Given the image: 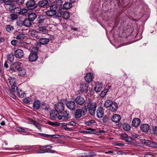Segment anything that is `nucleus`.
<instances>
[{
  "instance_id": "26",
  "label": "nucleus",
  "mask_w": 157,
  "mask_h": 157,
  "mask_svg": "<svg viewBox=\"0 0 157 157\" xmlns=\"http://www.w3.org/2000/svg\"><path fill=\"white\" fill-rule=\"evenodd\" d=\"M31 21L28 18L26 19L23 21V25L26 27H29L31 25Z\"/></svg>"
},
{
  "instance_id": "16",
  "label": "nucleus",
  "mask_w": 157,
  "mask_h": 157,
  "mask_svg": "<svg viewBox=\"0 0 157 157\" xmlns=\"http://www.w3.org/2000/svg\"><path fill=\"white\" fill-rule=\"evenodd\" d=\"M29 59L30 62L36 61L38 59L37 54L35 53H31L29 57Z\"/></svg>"
},
{
  "instance_id": "10",
  "label": "nucleus",
  "mask_w": 157,
  "mask_h": 157,
  "mask_svg": "<svg viewBox=\"0 0 157 157\" xmlns=\"http://www.w3.org/2000/svg\"><path fill=\"white\" fill-rule=\"evenodd\" d=\"M48 20L46 15L42 14L39 16L37 19V23L43 25L45 21Z\"/></svg>"
},
{
  "instance_id": "32",
  "label": "nucleus",
  "mask_w": 157,
  "mask_h": 157,
  "mask_svg": "<svg viewBox=\"0 0 157 157\" xmlns=\"http://www.w3.org/2000/svg\"><path fill=\"white\" fill-rule=\"evenodd\" d=\"M17 94L19 97L21 98H24L25 95V94L24 92L23 91L21 90H18L17 92Z\"/></svg>"
},
{
  "instance_id": "44",
  "label": "nucleus",
  "mask_w": 157,
  "mask_h": 157,
  "mask_svg": "<svg viewBox=\"0 0 157 157\" xmlns=\"http://www.w3.org/2000/svg\"><path fill=\"white\" fill-rule=\"evenodd\" d=\"M62 124V127L66 130L68 131H71V128H68L67 126V125H68V124H67L65 123H63Z\"/></svg>"
},
{
  "instance_id": "31",
  "label": "nucleus",
  "mask_w": 157,
  "mask_h": 157,
  "mask_svg": "<svg viewBox=\"0 0 157 157\" xmlns=\"http://www.w3.org/2000/svg\"><path fill=\"white\" fill-rule=\"evenodd\" d=\"M6 31L9 33H11L13 31L14 27L10 25H7L6 27Z\"/></svg>"
},
{
  "instance_id": "51",
  "label": "nucleus",
  "mask_w": 157,
  "mask_h": 157,
  "mask_svg": "<svg viewBox=\"0 0 157 157\" xmlns=\"http://www.w3.org/2000/svg\"><path fill=\"white\" fill-rule=\"evenodd\" d=\"M44 148H43V146L42 147V146H40V151L37 152V153H46V150H43Z\"/></svg>"
},
{
  "instance_id": "23",
  "label": "nucleus",
  "mask_w": 157,
  "mask_h": 157,
  "mask_svg": "<svg viewBox=\"0 0 157 157\" xmlns=\"http://www.w3.org/2000/svg\"><path fill=\"white\" fill-rule=\"evenodd\" d=\"M102 84L101 83H97L94 87V90L97 92H100L102 88Z\"/></svg>"
},
{
  "instance_id": "64",
  "label": "nucleus",
  "mask_w": 157,
  "mask_h": 157,
  "mask_svg": "<svg viewBox=\"0 0 157 157\" xmlns=\"http://www.w3.org/2000/svg\"><path fill=\"white\" fill-rule=\"evenodd\" d=\"M153 133L155 134H157V126L153 128Z\"/></svg>"
},
{
  "instance_id": "39",
  "label": "nucleus",
  "mask_w": 157,
  "mask_h": 157,
  "mask_svg": "<svg viewBox=\"0 0 157 157\" xmlns=\"http://www.w3.org/2000/svg\"><path fill=\"white\" fill-rule=\"evenodd\" d=\"M112 101L111 99L107 100L104 105L105 107L106 108H109V105L111 104V103Z\"/></svg>"
},
{
  "instance_id": "36",
  "label": "nucleus",
  "mask_w": 157,
  "mask_h": 157,
  "mask_svg": "<svg viewBox=\"0 0 157 157\" xmlns=\"http://www.w3.org/2000/svg\"><path fill=\"white\" fill-rule=\"evenodd\" d=\"M38 30L41 33H46L47 31V30L46 29V27L44 26L39 27Z\"/></svg>"
},
{
  "instance_id": "49",
  "label": "nucleus",
  "mask_w": 157,
  "mask_h": 157,
  "mask_svg": "<svg viewBox=\"0 0 157 157\" xmlns=\"http://www.w3.org/2000/svg\"><path fill=\"white\" fill-rule=\"evenodd\" d=\"M21 9L20 7H15L13 10L14 13L20 14V11H21Z\"/></svg>"
},
{
  "instance_id": "28",
  "label": "nucleus",
  "mask_w": 157,
  "mask_h": 157,
  "mask_svg": "<svg viewBox=\"0 0 157 157\" xmlns=\"http://www.w3.org/2000/svg\"><path fill=\"white\" fill-rule=\"evenodd\" d=\"M118 108V105L116 102L113 103L112 105L111 106L109 110L112 112L115 111Z\"/></svg>"
},
{
  "instance_id": "6",
  "label": "nucleus",
  "mask_w": 157,
  "mask_h": 157,
  "mask_svg": "<svg viewBox=\"0 0 157 157\" xmlns=\"http://www.w3.org/2000/svg\"><path fill=\"white\" fill-rule=\"evenodd\" d=\"M88 90V85L87 84L81 82L80 85V89L78 90V92L79 94L83 93H86Z\"/></svg>"
},
{
  "instance_id": "19",
  "label": "nucleus",
  "mask_w": 157,
  "mask_h": 157,
  "mask_svg": "<svg viewBox=\"0 0 157 157\" xmlns=\"http://www.w3.org/2000/svg\"><path fill=\"white\" fill-rule=\"evenodd\" d=\"M121 119V116L118 114L113 115L111 117L112 121L115 123L119 122Z\"/></svg>"
},
{
  "instance_id": "17",
  "label": "nucleus",
  "mask_w": 157,
  "mask_h": 157,
  "mask_svg": "<svg viewBox=\"0 0 157 157\" xmlns=\"http://www.w3.org/2000/svg\"><path fill=\"white\" fill-rule=\"evenodd\" d=\"M39 135L40 136H44L47 138H59L61 137L60 135H50L46 134H44L42 133H40Z\"/></svg>"
},
{
  "instance_id": "27",
  "label": "nucleus",
  "mask_w": 157,
  "mask_h": 157,
  "mask_svg": "<svg viewBox=\"0 0 157 157\" xmlns=\"http://www.w3.org/2000/svg\"><path fill=\"white\" fill-rule=\"evenodd\" d=\"M49 41V39L43 38L40 39L39 42L41 44L45 45L48 44Z\"/></svg>"
},
{
  "instance_id": "29",
  "label": "nucleus",
  "mask_w": 157,
  "mask_h": 157,
  "mask_svg": "<svg viewBox=\"0 0 157 157\" xmlns=\"http://www.w3.org/2000/svg\"><path fill=\"white\" fill-rule=\"evenodd\" d=\"M85 79L86 82H90L92 80V76L90 73H87L85 77Z\"/></svg>"
},
{
  "instance_id": "8",
  "label": "nucleus",
  "mask_w": 157,
  "mask_h": 157,
  "mask_svg": "<svg viewBox=\"0 0 157 157\" xmlns=\"http://www.w3.org/2000/svg\"><path fill=\"white\" fill-rule=\"evenodd\" d=\"M63 2L62 0H56L55 3L52 6L56 7V10L59 11H62L63 9Z\"/></svg>"
},
{
  "instance_id": "5",
  "label": "nucleus",
  "mask_w": 157,
  "mask_h": 157,
  "mask_svg": "<svg viewBox=\"0 0 157 157\" xmlns=\"http://www.w3.org/2000/svg\"><path fill=\"white\" fill-rule=\"evenodd\" d=\"M58 112L56 109H53L51 111L50 116L51 120H60V119L58 117L59 115Z\"/></svg>"
},
{
  "instance_id": "12",
  "label": "nucleus",
  "mask_w": 157,
  "mask_h": 157,
  "mask_svg": "<svg viewBox=\"0 0 157 157\" xmlns=\"http://www.w3.org/2000/svg\"><path fill=\"white\" fill-rule=\"evenodd\" d=\"M14 55L17 58L20 59L24 56V53L21 49H18L15 51Z\"/></svg>"
},
{
  "instance_id": "2",
  "label": "nucleus",
  "mask_w": 157,
  "mask_h": 157,
  "mask_svg": "<svg viewBox=\"0 0 157 157\" xmlns=\"http://www.w3.org/2000/svg\"><path fill=\"white\" fill-rule=\"evenodd\" d=\"M87 112L86 106H83L82 109H79L76 110L75 113V117L76 119H79L85 115Z\"/></svg>"
},
{
  "instance_id": "33",
  "label": "nucleus",
  "mask_w": 157,
  "mask_h": 157,
  "mask_svg": "<svg viewBox=\"0 0 157 157\" xmlns=\"http://www.w3.org/2000/svg\"><path fill=\"white\" fill-rule=\"evenodd\" d=\"M72 6L71 3L69 2H65L63 5V9H70Z\"/></svg>"
},
{
  "instance_id": "48",
  "label": "nucleus",
  "mask_w": 157,
  "mask_h": 157,
  "mask_svg": "<svg viewBox=\"0 0 157 157\" xmlns=\"http://www.w3.org/2000/svg\"><path fill=\"white\" fill-rule=\"evenodd\" d=\"M18 17V16L15 14H12L10 15V18L11 20H16Z\"/></svg>"
},
{
  "instance_id": "57",
  "label": "nucleus",
  "mask_w": 157,
  "mask_h": 157,
  "mask_svg": "<svg viewBox=\"0 0 157 157\" xmlns=\"http://www.w3.org/2000/svg\"><path fill=\"white\" fill-rule=\"evenodd\" d=\"M53 147L51 145H46L43 146V148H46L47 149H49Z\"/></svg>"
},
{
  "instance_id": "63",
  "label": "nucleus",
  "mask_w": 157,
  "mask_h": 157,
  "mask_svg": "<svg viewBox=\"0 0 157 157\" xmlns=\"http://www.w3.org/2000/svg\"><path fill=\"white\" fill-rule=\"evenodd\" d=\"M3 3L6 5H7V7H8L9 5L10 4V2L8 0L7 1L4 0H3Z\"/></svg>"
},
{
  "instance_id": "11",
  "label": "nucleus",
  "mask_w": 157,
  "mask_h": 157,
  "mask_svg": "<svg viewBox=\"0 0 157 157\" xmlns=\"http://www.w3.org/2000/svg\"><path fill=\"white\" fill-rule=\"evenodd\" d=\"M21 67H20V65L19 62H15L11 66L10 68L11 70L14 72H16L18 71Z\"/></svg>"
},
{
  "instance_id": "3",
  "label": "nucleus",
  "mask_w": 157,
  "mask_h": 157,
  "mask_svg": "<svg viewBox=\"0 0 157 157\" xmlns=\"http://www.w3.org/2000/svg\"><path fill=\"white\" fill-rule=\"evenodd\" d=\"M56 7L51 5L50 6V10L46 11L45 13L46 15L48 17H52L55 15L56 14Z\"/></svg>"
},
{
  "instance_id": "60",
  "label": "nucleus",
  "mask_w": 157,
  "mask_h": 157,
  "mask_svg": "<svg viewBox=\"0 0 157 157\" xmlns=\"http://www.w3.org/2000/svg\"><path fill=\"white\" fill-rule=\"evenodd\" d=\"M124 140L128 142H131L132 141V138L128 136Z\"/></svg>"
},
{
  "instance_id": "55",
  "label": "nucleus",
  "mask_w": 157,
  "mask_h": 157,
  "mask_svg": "<svg viewBox=\"0 0 157 157\" xmlns=\"http://www.w3.org/2000/svg\"><path fill=\"white\" fill-rule=\"evenodd\" d=\"M21 10L20 12V14H24L26 12H27L28 11V10L27 9H21Z\"/></svg>"
},
{
  "instance_id": "7",
  "label": "nucleus",
  "mask_w": 157,
  "mask_h": 157,
  "mask_svg": "<svg viewBox=\"0 0 157 157\" xmlns=\"http://www.w3.org/2000/svg\"><path fill=\"white\" fill-rule=\"evenodd\" d=\"M69 112L68 111H66L61 113L58 117L60 119L61 121H63L69 119Z\"/></svg>"
},
{
  "instance_id": "61",
  "label": "nucleus",
  "mask_w": 157,
  "mask_h": 157,
  "mask_svg": "<svg viewBox=\"0 0 157 157\" xmlns=\"http://www.w3.org/2000/svg\"><path fill=\"white\" fill-rule=\"evenodd\" d=\"M9 95L13 98L15 99L16 98V96L11 92H10L9 93Z\"/></svg>"
},
{
  "instance_id": "35",
  "label": "nucleus",
  "mask_w": 157,
  "mask_h": 157,
  "mask_svg": "<svg viewBox=\"0 0 157 157\" xmlns=\"http://www.w3.org/2000/svg\"><path fill=\"white\" fill-rule=\"evenodd\" d=\"M41 108L46 111H48L49 108V106L46 103L43 104L41 106Z\"/></svg>"
},
{
  "instance_id": "13",
  "label": "nucleus",
  "mask_w": 157,
  "mask_h": 157,
  "mask_svg": "<svg viewBox=\"0 0 157 157\" xmlns=\"http://www.w3.org/2000/svg\"><path fill=\"white\" fill-rule=\"evenodd\" d=\"M65 105L63 102H58L55 105V109L59 112H61L64 109Z\"/></svg>"
},
{
  "instance_id": "14",
  "label": "nucleus",
  "mask_w": 157,
  "mask_h": 157,
  "mask_svg": "<svg viewBox=\"0 0 157 157\" xmlns=\"http://www.w3.org/2000/svg\"><path fill=\"white\" fill-rule=\"evenodd\" d=\"M66 106L67 108L70 110H73L75 109V103L74 101H69L67 103Z\"/></svg>"
},
{
  "instance_id": "15",
  "label": "nucleus",
  "mask_w": 157,
  "mask_h": 157,
  "mask_svg": "<svg viewBox=\"0 0 157 157\" xmlns=\"http://www.w3.org/2000/svg\"><path fill=\"white\" fill-rule=\"evenodd\" d=\"M104 114V110L102 107H99L97 110V116L98 118L102 117Z\"/></svg>"
},
{
  "instance_id": "25",
  "label": "nucleus",
  "mask_w": 157,
  "mask_h": 157,
  "mask_svg": "<svg viewBox=\"0 0 157 157\" xmlns=\"http://www.w3.org/2000/svg\"><path fill=\"white\" fill-rule=\"evenodd\" d=\"M40 101L38 100H36L33 103V107L34 109L37 110L40 107Z\"/></svg>"
},
{
  "instance_id": "24",
  "label": "nucleus",
  "mask_w": 157,
  "mask_h": 157,
  "mask_svg": "<svg viewBox=\"0 0 157 157\" xmlns=\"http://www.w3.org/2000/svg\"><path fill=\"white\" fill-rule=\"evenodd\" d=\"M36 14L34 13H31L28 15V18L31 21H34L37 17Z\"/></svg>"
},
{
  "instance_id": "21",
  "label": "nucleus",
  "mask_w": 157,
  "mask_h": 157,
  "mask_svg": "<svg viewBox=\"0 0 157 157\" xmlns=\"http://www.w3.org/2000/svg\"><path fill=\"white\" fill-rule=\"evenodd\" d=\"M140 128L142 132H146L149 130L150 127L147 124H143L140 126Z\"/></svg>"
},
{
  "instance_id": "9",
  "label": "nucleus",
  "mask_w": 157,
  "mask_h": 157,
  "mask_svg": "<svg viewBox=\"0 0 157 157\" xmlns=\"http://www.w3.org/2000/svg\"><path fill=\"white\" fill-rule=\"evenodd\" d=\"M26 6L29 10H33L37 6L34 0H30L26 3Z\"/></svg>"
},
{
  "instance_id": "30",
  "label": "nucleus",
  "mask_w": 157,
  "mask_h": 157,
  "mask_svg": "<svg viewBox=\"0 0 157 157\" xmlns=\"http://www.w3.org/2000/svg\"><path fill=\"white\" fill-rule=\"evenodd\" d=\"M48 3V1L47 0H43L39 2L38 6L40 7H44L46 6Z\"/></svg>"
},
{
  "instance_id": "41",
  "label": "nucleus",
  "mask_w": 157,
  "mask_h": 157,
  "mask_svg": "<svg viewBox=\"0 0 157 157\" xmlns=\"http://www.w3.org/2000/svg\"><path fill=\"white\" fill-rule=\"evenodd\" d=\"M142 142L147 146H150L151 142L148 140H143Z\"/></svg>"
},
{
  "instance_id": "45",
  "label": "nucleus",
  "mask_w": 157,
  "mask_h": 157,
  "mask_svg": "<svg viewBox=\"0 0 157 157\" xmlns=\"http://www.w3.org/2000/svg\"><path fill=\"white\" fill-rule=\"evenodd\" d=\"M7 8H9L10 10H13L15 7V3L14 2H10V4Z\"/></svg>"
},
{
  "instance_id": "43",
  "label": "nucleus",
  "mask_w": 157,
  "mask_h": 157,
  "mask_svg": "<svg viewBox=\"0 0 157 157\" xmlns=\"http://www.w3.org/2000/svg\"><path fill=\"white\" fill-rule=\"evenodd\" d=\"M11 87L12 90L13 92L16 93L18 90V88L16 85H13L10 86Z\"/></svg>"
},
{
  "instance_id": "54",
  "label": "nucleus",
  "mask_w": 157,
  "mask_h": 157,
  "mask_svg": "<svg viewBox=\"0 0 157 157\" xmlns=\"http://www.w3.org/2000/svg\"><path fill=\"white\" fill-rule=\"evenodd\" d=\"M17 131L20 132H26V130L22 127H17Z\"/></svg>"
},
{
  "instance_id": "18",
  "label": "nucleus",
  "mask_w": 157,
  "mask_h": 157,
  "mask_svg": "<svg viewBox=\"0 0 157 157\" xmlns=\"http://www.w3.org/2000/svg\"><path fill=\"white\" fill-rule=\"evenodd\" d=\"M75 101L77 104L81 105L84 104L85 100L82 97L78 96L75 98Z\"/></svg>"
},
{
  "instance_id": "53",
  "label": "nucleus",
  "mask_w": 157,
  "mask_h": 157,
  "mask_svg": "<svg viewBox=\"0 0 157 157\" xmlns=\"http://www.w3.org/2000/svg\"><path fill=\"white\" fill-rule=\"evenodd\" d=\"M109 117L106 116H104L102 118V121L103 122L105 123H106L107 122L109 121Z\"/></svg>"
},
{
  "instance_id": "37",
  "label": "nucleus",
  "mask_w": 157,
  "mask_h": 157,
  "mask_svg": "<svg viewBox=\"0 0 157 157\" xmlns=\"http://www.w3.org/2000/svg\"><path fill=\"white\" fill-rule=\"evenodd\" d=\"M87 129V131H81L80 132L82 133L91 134L92 133V131L95 130L91 128H89Z\"/></svg>"
},
{
  "instance_id": "58",
  "label": "nucleus",
  "mask_w": 157,
  "mask_h": 157,
  "mask_svg": "<svg viewBox=\"0 0 157 157\" xmlns=\"http://www.w3.org/2000/svg\"><path fill=\"white\" fill-rule=\"evenodd\" d=\"M87 155L88 156L91 157L95 156L96 155V154L94 152H88Z\"/></svg>"
},
{
  "instance_id": "34",
  "label": "nucleus",
  "mask_w": 157,
  "mask_h": 157,
  "mask_svg": "<svg viewBox=\"0 0 157 157\" xmlns=\"http://www.w3.org/2000/svg\"><path fill=\"white\" fill-rule=\"evenodd\" d=\"M122 127L126 131L129 130L131 128L130 125L126 123H124L123 124Z\"/></svg>"
},
{
  "instance_id": "22",
  "label": "nucleus",
  "mask_w": 157,
  "mask_h": 157,
  "mask_svg": "<svg viewBox=\"0 0 157 157\" xmlns=\"http://www.w3.org/2000/svg\"><path fill=\"white\" fill-rule=\"evenodd\" d=\"M18 74L19 76H24L26 75V71L23 67H21L18 71Z\"/></svg>"
},
{
  "instance_id": "56",
  "label": "nucleus",
  "mask_w": 157,
  "mask_h": 157,
  "mask_svg": "<svg viewBox=\"0 0 157 157\" xmlns=\"http://www.w3.org/2000/svg\"><path fill=\"white\" fill-rule=\"evenodd\" d=\"M18 42V41L17 40H13L11 41V44L12 45L15 46L17 44Z\"/></svg>"
},
{
  "instance_id": "52",
  "label": "nucleus",
  "mask_w": 157,
  "mask_h": 157,
  "mask_svg": "<svg viewBox=\"0 0 157 157\" xmlns=\"http://www.w3.org/2000/svg\"><path fill=\"white\" fill-rule=\"evenodd\" d=\"M31 99L29 98H27L23 99V101L25 103L27 104L31 101Z\"/></svg>"
},
{
  "instance_id": "38",
  "label": "nucleus",
  "mask_w": 157,
  "mask_h": 157,
  "mask_svg": "<svg viewBox=\"0 0 157 157\" xmlns=\"http://www.w3.org/2000/svg\"><path fill=\"white\" fill-rule=\"evenodd\" d=\"M31 123L35 125V126L38 129L40 130H41V125L40 124L36 122L35 121L32 120L31 121Z\"/></svg>"
},
{
  "instance_id": "42",
  "label": "nucleus",
  "mask_w": 157,
  "mask_h": 157,
  "mask_svg": "<svg viewBox=\"0 0 157 157\" xmlns=\"http://www.w3.org/2000/svg\"><path fill=\"white\" fill-rule=\"evenodd\" d=\"M95 122V121L93 120H91L89 121H86L85 122V124L86 125L91 126L92 124H94Z\"/></svg>"
},
{
  "instance_id": "1",
  "label": "nucleus",
  "mask_w": 157,
  "mask_h": 157,
  "mask_svg": "<svg viewBox=\"0 0 157 157\" xmlns=\"http://www.w3.org/2000/svg\"><path fill=\"white\" fill-rule=\"evenodd\" d=\"M84 106H86L90 115H94L96 113L97 105L95 102L90 100L86 103Z\"/></svg>"
},
{
  "instance_id": "46",
  "label": "nucleus",
  "mask_w": 157,
  "mask_h": 157,
  "mask_svg": "<svg viewBox=\"0 0 157 157\" xmlns=\"http://www.w3.org/2000/svg\"><path fill=\"white\" fill-rule=\"evenodd\" d=\"M25 37V35L23 34H21L17 36L16 38L18 40L23 39Z\"/></svg>"
},
{
  "instance_id": "62",
  "label": "nucleus",
  "mask_w": 157,
  "mask_h": 157,
  "mask_svg": "<svg viewBox=\"0 0 157 157\" xmlns=\"http://www.w3.org/2000/svg\"><path fill=\"white\" fill-rule=\"evenodd\" d=\"M121 136L122 137L123 139L124 140L128 136L127 134H121Z\"/></svg>"
},
{
  "instance_id": "20",
  "label": "nucleus",
  "mask_w": 157,
  "mask_h": 157,
  "mask_svg": "<svg viewBox=\"0 0 157 157\" xmlns=\"http://www.w3.org/2000/svg\"><path fill=\"white\" fill-rule=\"evenodd\" d=\"M141 121L139 118H135L132 121V125L135 127L138 126L140 124Z\"/></svg>"
},
{
  "instance_id": "4",
  "label": "nucleus",
  "mask_w": 157,
  "mask_h": 157,
  "mask_svg": "<svg viewBox=\"0 0 157 157\" xmlns=\"http://www.w3.org/2000/svg\"><path fill=\"white\" fill-rule=\"evenodd\" d=\"M6 81L9 87L16 85V80L14 77H12L9 76H7L5 78Z\"/></svg>"
},
{
  "instance_id": "47",
  "label": "nucleus",
  "mask_w": 157,
  "mask_h": 157,
  "mask_svg": "<svg viewBox=\"0 0 157 157\" xmlns=\"http://www.w3.org/2000/svg\"><path fill=\"white\" fill-rule=\"evenodd\" d=\"M8 60L10 62H12L14 59V57L13 55H9L7 56Z\"/></svg>"
},
{
  "instance_id": "40",
  "label": "nucleus",
  "mask_w": 157,
  "mask_h": 157,
  "mask_svg": "<svg viewBox=\"0 0 157 157\" xmlns=\"http://www.w3.org/2000/svg\"><path fill=\"white\" fill-rule=\"evenodd\" d=\"M70 17L69 13L67 12H65L63 14V19L67 20Z\"/></svg>"
},
{
  "instance_id": "59",
  "label": "nucleus",
  "mask_w": 157,
  "mask_h": 157,
  "mask_svg": "<svg viewBox=\"0 0 157 157\" xmlns=\"http://www.w3.org/2000/svg\"><path fill=\"white\" fill-rule=\"evenodd\" d=\"M25 0H16V2L18 5L22 4L24 2Z\"/></svg>"
},
{
  "instance_id": "50",
  "label": "nucleus",
  "mask_w": 157,
  "mask_h": 157,
  "mask_svg": "<svg viewBox=\"0 0 157 157\" xmlns=\"http://www.w3.org/2000/svg\"><path fill=\"white\" fill-rule=\"evenodd\" d=\"M108 92V90L105 89L103 91H101L100 94V96L102 98H103L105 95L106 93Z\"/></svg>"
}]
</instances>
